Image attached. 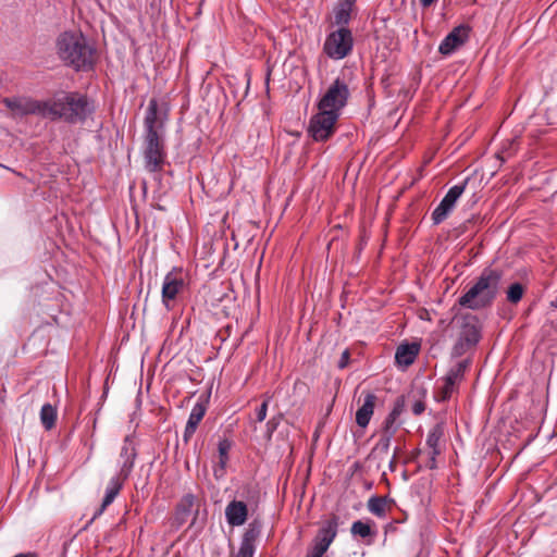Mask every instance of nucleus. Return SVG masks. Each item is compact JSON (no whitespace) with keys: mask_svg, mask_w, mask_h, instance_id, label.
<instances>
[{"mask_svg":"<svg viewBox=\"0 0 557 557\" xmlns=\"http://www.w3.org/2000/svg\"><path fill=\"white\" fill-rule=\"evenodd\" d=\"M405 406H406L405 397L400 396L395 400L393 409L389 413L398 419L400 417V414L404 412Z\"/></svg>","mask_w":557,"mask_h":557,"instance_id":"nucleus-35","label":"nucleus"},{"mask_svg":"<svg viewBox=\"0 0 557 557\" xmlns=\"http://www.w3.org/2000/svg\"><path fill=\"white\" fill-rule=\"evenodd\" d=\"M355 39L348 27H338L330 32L323 44V53L331 60H343L351 54Z\"/></svg>","mask_w":557,"mask_h":557,"instance_id":"nucleus-5","label":"nucleus"},{"mask_svg":"<svg viewBox=\"0 0 557 557\" xmlns=\"http://www.w3.org/2000/svg\"><path fill=\"white\" fill-rule=\"evenodd\" d=\"M425 394H426V391H425V389H422V391H421V396H422V397H424V396H425Z\"/></svg>","mask_w":557,"mask_h":557,"instance_id":"nucleus-42","label":"nucleus"},{"mask_svg":"<svg viewBox=\"0 0 557 557\" xmlns=\"http://www.w3.org/2000/svg\"><path fill=\"white\" fill-rule=\"evenodd\" d=\"M357 0H338L333 9V24L338 27H348L351 20V13Z\"/></svg>","mask_w":557,"mask_h":557,"instance_id":"nucleus-19","label":"nucleus"},{"mask_svg":"<svg viewBox=\"0 0 557 557\" xmlns=\"http://www.w3.org/2000/svg\"><path fill=\"white\" fill-rule=\"evenodd\" d=\"M233 442L230 438H222L218 443V462L213 467V475L216 480L222 479L226 473V466L230 461V450Z\"/></svg>","mask_w":557,"mask_h":557,"instance_id":"nucleus-18","label":"nucleus"},{"mask_svg":"<svg viewBox=\"0 0 557 557\" xmlns=\"http://www.w3.org/2000/svg\"><path fill=\"white\" fill-rule=\"evenodd\" d=\"M386 497L372 496L368 500V510L379 518H384L386 516Z\"/></svg>","mask_w":557,"mask_h":557,"instance_id":"nucleus-28","label":"nucleus"},{"mask_svg":"<svg viewBox=\"0 0 557 557\" xmlns=\"http://www.w3.org/2000/svg\"><path fill=\"white\" fill-rule=\"evenodd\" d=\"M349 96L350 91L348 85L343 78L337 77L319 100L317 104L318 110H330L333 113L341 114L342 109H344L348 102Z\"/></svg>","mask_w":557,"mask_h":557,"instance_id":"nucleus-9","label":"nucleus"},{"mask_svg":"<svg viewBox=\"0 0 557 557\" xmlns=\"http://www.w3.org/2000/svg\"><path fill=\"white\" fill-rule=\"evenodd\" d=\"M503 275L499 269H483L473 285L459 297V306L474 311L490 308L500 292Z\"/></svg>","mask_w":557,"mask_h":557,"instance_id":"nucleus-4","label":"nucleus"},{"mask_svg":"<svg viewBox=\"0 0 557 557\" xmlns=\"http://www.w3.org/2000/svg\"><path fill=\"white\" fill-rule=\"evenodd\" d=\"M453 211V208L449 207L447 203H445L443 200L440 202V205L434 209L432 212V221L435 225L441 224L444 222L448 214Z\"/></svg>","mask_w":557,"mask_h":557,"instance_id":"nucleus-30","label":"nucleus"},{"mask_svg":"<svg viewBox=\"0 0 557 557\" xmlns=\"http://www.w3.org/2000/svg\"><path fill=\"white\" fill-rule=\"evenodd\" d=\"M442 385L437 386L434 391V399L437 403L448 401L455 393H458L459 386L453 382H448V379L443 376L441 380Z\"/></svg>","mask_w":557,"mask_h":557,"instance_id":"nucleus-25","label":"nucleus"},{"mask_svg":"<svg viewBox=\"0 0 557 557\" xmlns=\"http://www.w3.org/2000/svg\"><path fill=\"white\" fill-rule=\"evenodd\" d=\"M261 532V521L258 519L252 520L242 536L240 546L235 557H253L256 552V543L260 537Z\"/></svg>","mask_w":557,"mask_h":557,"instance_id":"nucleus-13","label":"nucleus"},{"mask_svg":"<svg viewBox=\"0 0 557 557\" xmlns=\"http://www.w3.org/2000/svg\"><path fill=\"white\" fill-rule=\"evenodd\" d=\"M45 119L62 120L69 124L84 123L94 112V103L78 91H61L45 100Z\"/></svg>","mask_w":557,"mask_h":557,"instance_id":"nucleus-3","label":"nucleus"},{"mask_svg":"<svg viewBox=\"0 0 557 557\" xmlns=\"http://www.w3.org/2000/svg\"><path fill=\"white\" fill-rule=\"evenodd\" d=\"M55 52L75 72L92 71L98 59L95 44L79 30L62 32L55 40Z\"/></svg>","mask_w":557,"mask_h":557,"instance_id":"nucleus-2","label":"nucleus"},{"mask_svg":"<svg viewBox=\"0 0 557 557\" xmlns=\"http://www.w3.org/2000/svg\"><path fill=\"white\" fill-rule=\"evenodd\" d=\"M480 339L481 327L479 326L476 318L473 315H466L462 319L458 338L451 348V358H459L474 349Z\"/></svg>","mask_w":557,"mask_h":557,"instance_id":"nucleus-6","label":"nucleus"},{"mask_svg":"<svg viewBox=\"0 0 557 557\" xmlns=\"http://www.w3.org/2000/svg\"><path fill=\"white\" fill-rule=\"evenodd\" d=\"M397 454H398V448L396 447L394 450V455L391 458L389 463H388V468L392 472H394L397 468Z\"/></svg>","mask_w":557,"mask_h":557,"instance_id":"nucleus-40","label":"nucleus"},{"mask_svg":"<svg viewBox=\"0 0 557 557\" xmlns=\"http://www.w3.org/2000/svg\"><path fill=\"white\" fill-rule=\"evenodd\" d=\"M420 345L417 343L401 344L395 354V360L398 366L409 367L412 364L419 354Z\"/></svg>","mask_w":557,"mask_h":557,"instance_id":"nucleus-20","label":"nucleus"},{"mask_svg":"<svg viewBox=\"0 0 557 557\" xmlns=\"http://www.w3.org/2000/svg\"><path fill=\"white\" fill-rule=\"evenodd\" d=\"M349 359H350V352L348 349H345L343 352H342V356L338 360V363H337V367L339 369H345L348 363H349Z\"/></svg>","mask_w":557,"mask_h":557,"instance_id":"nucleus-38","label":"nucleus"},{"mask_svg":"<svg viewBox=\"0 0 557 557\" xmlns=\"http://www.w3.org/2000/svg\"><path fill=\"white\" fill-rule=\"evenodd\" d=\"M419 454H420V450H419V449H417V450L414 451V455H419Z\"/></svg>","mask_w":557,"mask_h":557,"instance_id":"nucleus-43","label":"nucleus"},{"mask_svg":"<svg viewBox=\"0 0 557 557\" xmlns=\"http://www.w3.org/2000/svg\"><path fill=\"white\" fill-rule=\"evenodd\" d=\"M2 102L13 113V115L24 116L37 114L45 117V100H32L23 97L4 98Z\"/></svg>","mask_w":557,"mask_h":557,"instance_id":"nucleus-11","label":"nucleus"},{"mask_svg":"<svg viewBox=\"0 0 557 557\" xmlns=\"http://www.w3.org/2000/svg\"><path fill=\"white\" fill-rule=\"evenodd\" d=\"M394 435L391 432H382V435L373 448V453L387 454Z\"/></svg>","mask_w":557,"mask_h":557,"instance_id":"nucleus-32","label":"nucleus"},{"mask_svg":"<svg viewBox=\"0 0 557 557\" xmlns=\"http://www.w3.org/2000/svg\"><path fill=\"white\" fill-rule=\"evenodd\" d=\"M472 360L470 358L458 361L454 367H451L448 372L445 374V377L448 379V382L455 383L457 386L463 381L466 372L470 369Z\"/></svg>","mask_w":557,"mask_h":557,"instance_id":"nucleus-24","label":"nucleus"},{"mask_svg":"<svg viewBox=\"0 0 557 557\" xmlns=\"http://www.w3.org/2000/svg\"><path fill=\"white\" fill-rule=\"evenodd\" d=\"M339 113L327 110H319L309 121L308 135L318 143L329 140L336 132V123Z\"/></svg>","mask_w":557,"mask_h":557,"instance_id":"nucleus-7","label":"nucleus"},{"mask_svg":"<svg viewBox=\"0 0 557 557\" xmlns=\"http://www.w3.org/2000/svg\"><path fill=\"white\" fill-rule=\"evenodd\" d=\"M278 424H280V419L275 418V417L271 418L267 422L265 426H267V432H268V436L269 437H271V435L275 432V430L277 429Z\"/></svg>","mask_w":557,"mask_h":557,"instance_id":"nucleus-37","label":"nucleus"},{"mask_svg":"<svg viewBox=\"0 0 557 557\" xmlns=\"http://www.w3.org/2000/svg\"><path fill=\"white\" fill-rule=\"evenodd\" d=\"M350 532L354 536H360L362 539L375 536L376 532L372 530L369 522L357 520L351 524Z\"/></svg>","mask_w":557,"mask_h":557,"instance_id":"nucleus-29","label":"nucleus"},{"mask_svg":"<svg viewBox=\"0 0 557 557\" xmlns=\"http://www.w3.org/2000/svg\"><path fill=\"white\" fill-rule=\"evenodd\" d=\"M126 480L127 478H123V475L117 473L110 479L106 487V493L102 503L100 507L95 511L90 522L95 521L98 517H100L104 512L107 507L114 502V499L123 488Z\"/></svg>","mask_w":557,"mask_h":557,"instance_id":"nucleus-14","label":"nucleus"},{"mask_svg":"<svg viewBox=\"0 0 557 557\" xmlns=\"http://www.w3.org/2000/svg\"><path fill=\"white\" fill-rule=\"evenodd\" d=\"M196 503V496L191 493L185 494L178 502L175 510V520L178 524L187 521Z\"/></svg>","mask_w":557,"mask_h":557,"instance_id":"nucleus-22","label":"nucleus"},{"mask_svg":"<svg viewBox=\"0 0 557 557\" xmlns=\"http://www.w3.org/2000/svg\"><path fill=\"white\" fill-rule=\"evenodd\" d=\"M438 0H419L420 2V5L423 8V9H428L430 7H432L434 3H436Z\"/></svg>","mask_w":557,"mask_h":557,"instance_id":"nucleus-41","label":"nucleus"},{"mask_svg":"<svg viewBox=\"0 0 557 557\" xmlns=\"http://www.w3.org/2000/svg\"><path fill=\"white\" fill-rule=\"evenodd\" d=\"M397 418L392 416L391 413L387 414L383 422V430L382 432H391V435H395L399 424H396Z\"/></svg>","mask_w":557,"mask_h":557,"instance_id":"nucleus-33","label":"nucleus"},{"mask_svg":"<svg viewBox=\"0 0 557 557\" xmlns=\"http://www.w3.org/2000/svg\"><path fill=\"white\" fill-rule=\"evenodd\" d=\"M524 294V287L521 283H513L508 287L507 300L511 304H518Z\"/></svg>","mask_w":557,"mask_h":557,"instance_id":"nucleus-31","label":"nucleus"},{"mask_svg":"<svg viewBox=\"0 0 557 557\" xmlns=\"http://www.w3.org/2000/svg\"><path fill=\"white\" fill-rule=\"evenodd\" d=\"M445 435V428L443 423H436L428 433L426 446L433 451V455H441V442Z\"/></svg>","mask_w":557,"mask_h":557,"instance_id":"nucleus-23","label":"nucleus"},{"mask_svg":"<svg viewBox=\"0 0 557 557\" xmlns=\"http://www.w3.org/2000/svg\"><path fill=\"white\" fill-rule=\"evenodd\" d=\"M338 525L339 517L335 513L323 521L312 541V545L308 548L306 557H322L335 540Z\"/></svg>","mask_w":557,"mask_h":557,"instance_id":"nucleus-8","label":"nucleus"},{"mask_svg":"<svg viewBox=\"0 0 557 557\" xmlns=\"http://www.w3.org/2000/svg\"><path fill=\"white\" fill-rule=\"evenodd\" d=\"M185 287L186 283L180 271L172 270L164 276L161 299L168 310L174 309L177 297L184 292Z\"/></svg>","mask_w":557,"mask_h":557,"instance_id":"nucleus-10","label":"nucleus"},{"mask_svg":"<svg viewBox=\"0 0 557 557\" xmlns=\"http://www.w3.org/2000/svg\"><path fill=\"white\" fill-rule=\"evenodd\" d=\"M438 455H433V451L430 450V458H429V462L426 463V467L431 470H434L437 468V462H436V458H437Z\"/></svg>","mask_w":557,"mask_h":557,"instance_id":"nucleus-39","label":"nucleus"},{"mask_svg":"<svg viewBox=\"0 0 557 557\" xmlns=\"http://www.w3.org/2000/svg\"><path fill=\"white\" fill-rule=\"evenodd\" d=\"M248 518V506L243 500L233 499L225 507V519L231 527L245 524Z\"/></svg>","mask_w":557,"mask_h":557,"instance_id":"nucleus-16","label":"nucleus"},{"mask_svg":"<svg viewBox=\"0 0 557 557\" xmlns=\"http://www.w3.org/2000/svg\"><path fill=\"white\" fill-rule=\"evenodd\" d=\"M411 410H412V413H413L414 416H420V414H422V413L425 411V403H424V400H423V399H421V398H420V399H417V400L413 403V405H412V407H411Z\"/></svg>","mask_w":557,"mask_h":557,"instance_id":"nucleus-36","label":"nucleus"},{"mask_svg":"<svg viewBox=\"0 0 557 557\" xmlns=\"http://www.w3.org/2000/svg\"><path fill=\"white\" fill-rule=\"evenodd\" d=\"M166 110H162L157 99H150L144 117V160L148 172L163 170L166 159L165 122Z\"/></svg>","mask_w":557,"mask_h":557,"instance_id":"nucleus-1","label":"nucleus"},{"mask_svg":"<svg viewBox=\"0 0 557 557\" xmlns=\"http://www.w3.org/2000/svg\"><path fill=\"white\" fill-rule=\"evenodd\" d=\"M468 182L469 178H466L462 183L450 187L442 200L454 209L457 200L463 194Z\"/></svg>","mask_w":557,"mask_h":557,"instance_id":"nucleus-27","label":"nucleus"},{"mask_svg":"<svg viewBox=\"0 0 557 557\" xmlns=\"http://www.w3.org/2000/svg\"><path fill=\"white\" fill-rule=\"evenodd\" d=\"M206 411H207V406H206L205 403L197 401L194 405V407H193V409H191V411L189 413V417H188V420H187L184 433H183V441H184V443L187 444L189 442V440L193 437V435L195 434L199 423L203 419V417L206 414Z\"/></svg>","mask_w":557,"mask_h":557,"instance_id":"nucleus-17","label":"nucleus"},{"mask_svg":"<svg viewBox=\"0 0 557 557\" xmlns=\"http://www.w3.org/2000/svg\"><path fill=\"white\" fill-rule=\"evenodd\" d=\"M40 421L47 431L54 428L57 421V409L50 404H45L40 410Z\"/></svg>","mask_w":557,"mask_h":557,"instance_id":"nucleus-26","label":"nucleus"},{"mask_svg":"<svg viewBox=\"0 0 557 557\" xmlns=\"http://www.w3.org/2000/svg\"><path fill=\"white\" fill-rule=\"evenodd\" d=\"M470 27L461 24L453 28L450 33L441 41L438 52L443 55H450L469 39Z\"/></svg>","mask_w":557,"mask_h":557,"instance_id":"nucleus-12","label":"nucleus"},{"mask_svg":"<svg viewBox=\"0 0 557 557\" xmlns=\"http://www.w3.org/2000/svg\"><path fill=\"white\" fill-rule=\"evenodd\" d=\"M271 397L265 395L262 404L259 408L256 410V418L258 422H262L267 418L268 407L270 403Z\"/></svg>","mask_w":557,"mask_h":557,"instance_id":"nucleus-34","label":"nucleus"},{"mask_svg":"<svg viewBox=\"0 0 557 557\" xmlns=\"http://www.w3.org/2000/svg\"><path fill=\"white\" fill-rule=\"evenodd\" d=\"M137 457V449L135 447L134 441L131 436H126L123 441V446L121 448L120 458L122 459V465L117 474L123 475V478H129Z\"/></svg>","mask_w":557,"mask_h":557,"instance_id":"nucleus-15","label":"nucleus"},{"mask_svg":"<svg viewBox=\"0 0 557 557\" xmlns=\"http://www.w3.org/2000/svg\"><path fill=\"white\" fill-rule=\"evenodd\" d=\"M375 401L376 396L374 394L368 393L364 396L363 404L356 412V423L360 428H366L369 424L374 411Z\"/></svg>","mask_w":557,"mask_h":557,"instance_id":"nucleus-21","label":"nucleus"}]
</instances>
